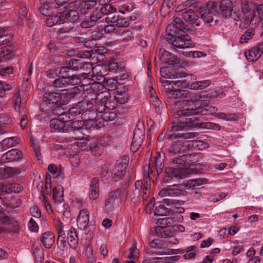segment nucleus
I'll return each instance as SVG.
<instances>
[{
  "label": "nucleus",
  "mask_w": 263,
  "mask_h": 263,
  "mask_svg": "<svg viewBox=\"0 0 263 263\" xmlns=\"http://www.w3.org/2000/svg\"><path fill=\"white\" fill-rule=\"evenodd\" d=\"M166 105L174 110L179 117L173 122L171 131L173 132L185 131L184 133L174 134L171 136L179 139H190L196 137L198 134L186 132L191 127L199 125L197 118L192 116L199 114L215 113L217 109L215 107L205 106L204 101L192 91L168 88Z\"/></svg>",
  "instance_id": "f257e3e1"
},
{
  "label": "nucleus",
  "mask_w": 263,
  "mask_h": 263,
  "mask_svg": "<svg viewBox=\"0 0 263 263\" xmlns=\"http://www.w3.org/2000/svg\"><path fill=\"white\" fill-rule=\"evenodd\" d=\"M78 88L73 87L72 90L64 89L59 92H47L44 95L43 101L40 105L41 114L39 115L41 119L46 118L50 114H54V110L59 102L65 103L68 100L74 98L78 94Z\"/></svg>",
  "instance_id": "f03ea898"
},
{
  "label": "nucleus",
  "mask_w": 263,
  "mask_h": 263,
  "mask_svg": "<svg viewBox=\"0 0 263 263\" xmlns=\"http://www.w3.org/2000/svg\"><path fill=\"white\" fill-rule=\"evenodd\" d=\"M196 79V76L194 75L187 76L185 79L183 80H177V81H169L164 80L162 82L163 85L166 86L167 85H171L172 87L173 86H182L190 87L191 89H202L206 88L209 85L210 82L209 81H195L191 82V80H194Z\"/></svg>",
  "instance_id": "7ed1b4c3"
},
{
  "label": "nucleus",
  "mask_w": 263,
  "mask_h": 263,
  "mask_svg": "<svg viewBox=\"0 0 263 263\" xmlns=\"http://www.w3.org/2000/svg\"><path fill=\"white\" fill-rule=\"evenodd\" d=\"M206 8L210 11H215L227 17L231 14L233 4L231 0H221L220 2L210 0L206 3Z\"/></svg>",
  "instance_id": "20e7f679"
},
{
  "label": "nucleus",
  "mask_w": 263,
  "mask_h": 263,
  "mask_svg": "<svg viewBox=\"0 0 263 263\" xmlns=\"http://www.w3.org/2000/svg\"><path fill=\"white\" fill-rule=\"evenodd\" d=\"M77 106L82 115H84L85 116L87 115V120L91 121L95 120L92 123L93 125L98 127L101 126L102 120L100 118H97V112L93 110V104L91 102L87 100H83L79 102Z\"/></svg>",
  "instance_id": "39448f33"
},
{
  "label": "nucleus",
  "mask_w": 263,
  "mask_h": 263,
  "mask_svg": "<svg viewBox=\"0 0 263 263\" xmlns=\"http://www.w3.org/2000/svg\"><path fill=\"white\" fill-rule=\"evenodd\" d=\"M165 39L168 43L178 48L185 49L192 46V43L190 40L182 36H174L172 33L166 34Z\"/></svg>",
  "instance_id": "423d86ee"
},
{
  "label": "nucleus",
  "mask_w": 263,
  "mask_h": 263,
  "mask_svg": "<svg viewBox=\"0 0 263 263\" xmlns=\"http://www.w3.org/2000/svg\"><path fill=\"white\" fill-rule=\"evenodd\" d=\"M129 158L125 156L121 160L117 161L115 167H114L112 175V178L115 181H118L121 179L125 174L126 169L128 166Z\"/></svg>",
  "instance_id": "0eeeda50"
},
{
  "label": "nucleus",
  "mask_w": 263,
  "mask_h": 263,
  "mask_svg": "<svg viewBox=\"0 0 263 263\" xmlns=\"http://www.w3.org/2000/svg\"><path fill=\"white\" fill-rule=\"evenodd\" d=\"M120 193L119 189H116L108 194L105 203V208L107 212H112L119 205L121 201Z\"/></svg>",
  "instance_id": "6e6552de"
},
{
  "label": "nucleus",
  "mask_w": 263,
  "mask_h": 263,
  "mask_svg": "<svg viewBox=\"0 0 263 263\" xmlns=\"http://www.w3.org/2000/svg\"><path fill=\"white\" fill-rule=\"evenodd\" d=\"M164 155L163 153L158 152L156 156L151 158L149 160V165L144 168V176L149 177V166L155 165L157 173H161L163 168V162Z\"/></svg>",
  "instance_id": "1a4fd4ad"
},
{
  "label": "nucleus",
  "mask_w": 263,
  "mask_h": 263,
  "mask_svg": "<svg viewBox=\"0 0 263 263\" xmlns=\"http://www.w3.org/2000/svg\"><path fill=\"white\" fill-rule=\"evenodd\" d=\"M246 25L249 26L251 23L254 24L256 7L252 3H245L242 8Z\"/></svg>",
  "instance_id": "9d476101"
},
{
  "label": "nucleus",
  "mask_w": 263,
  "mask_h": 263,
  "mask_svg": "<svg viewBox=\"0 0 263 263\" xmlns=\"http://www.w3.org/2000/svg\"><path fill=\"white\" fill-rule=\"evenodd\" d=\"M67 115L61 114L58 119H52L50 120V125L52 129L55 131L62 133H67Z\"/></svg>",
  "instance_id": "9b49d317"
},
{
  "label": "nucleus",
  "mask_w": 263,
  "mask_h": 263,
  "mask_svg": "<svg viewBox=\"0 0 263 263\" xmlns=\"http://www.w3.org/2000/svg\"><path fill=\"white\" fill-rule=\"evenodd\" d=\"M55 228L58 234L57 244L59 248L63 250L67 245L66 236L64 230V224L60 220L54 222Z\"/></svg>",
  "instance_id": "f8f14e48"
},
{
  "label": "nucleus",
  "mask_w": 263,
  "mask_h": 263,
  "mask_svg": "<svg viewBox=\"0 0 263 263\" xmlns=\"http://www.w3.org/2000/svg\"><path fill=\"white\" fill-rule=\"evenodd\" d=\"M5 28H0V57H5L11 53L6 47H1L2 45L7 44L12 39V35L10 34H5Z\"/></svg>",
  "instance_id": "ddd939ff"
},
{
  "label": "nucleus",
  "mask_w": 263,
  "mask_h": 263,
  "mask_svg": "<svg viewBox=\"0 0 263 263\" xmlns=\"http://www.w3.org/2000/svg\"><path fill=\"white\" fill-rule=\"evenodd\" d=\"M263 53V42L255 47L246 51L245 55L247 59L251 62L256 61Z\"/></svg>",
  "instance_id": "4468645a"
},
{
  "label": "nucleus",
  "mask_w": 263,
  "mask_h": 263,
  "mask_svg": "<svg viewBox=\"0 0 263 263\" xmlns=\"http://www.w3.org/2000/svg\"><path fill=\"white\" fill-rule=\"evenodd\" d=\"M159 54L161 61L164 63L173 65L179 63V59L177 57L164 49H160Z\"/></svg>",
  "instance_id": "2eb2a0df"
},
{
  "label": "nucleus",
  "mask_w": 263,
  "mask_h": 263,
  "mask_svg": "<svg viewBox=\"0 0 263 263\" xmlns=\"http://www.w3.org/2000/svg\"><path fill=\"white\" fill-rule=\"evenodd\" d=\"M181 16L183 20L190 25H195L196 26L200 25L199 17L192 9L184 11Z\"/></svg>",
  "instance_id": "dca6fc26"
},
{
  "label": "nucleus",
  "mask_w": 263,
  "mask_h": 263,
  "mask_svg": "<svg viewBox=\"0 0 263 263\" xmlns=\"http://www.w3.org/2000/svg\"><path fill=\"white\" fill-rule=\"evenodd\" d=\"M22 152L17 149H12L3 154L1 158V161L4 163L18 160L22 158Z\"/></svg>",
  "instance_id": "f3484780"
},
{
  "label": "nucleus",
  "mask_w": 263,
  "mask_h": 263,
  "mask_svg": "<svg viewBox=\"0 0 263 263\" xmlns=\"http://www.w3.org/2000/svg\"><path fill=\"white\" fill-rule=\"evenodd\" d=\"M99 180L97 178H93L90 183L88 198L91 200H96L99 198Z\"/></svg>",
  "instance_id": "a211bd4d"
},
{
  "label": "nucleus",
  "mask_w": 263,
  "mask_h": 263,
  "mask_svg": "<svg viewBox=\"0 0 263 263\" xmlns=\"http://www.w3.org/2000/svg\"><path fill=\"white\" fill-rule=\"evenodd\" d=\"M83 123L81 121L74 120V118L71 119H67V133L73 132V133H82L84 129Z\"/></svg>",
  "instance_id": "6ab92c4d"
},
{
  "label": "nucleus",
  "mask_w": 263,
  "mask_h": 263,
  "mask_svg": "<svg viewBox=\"0 0 263 263\" xmlns=\"http://www.w3.org/2000/svg\"><path fill=\"white\" fill-rule=\"evenodd\" d=\"M77 222L78 227L81 230H85L87 228L89 222V217L87 210H82L80 212Z\"/></svg>",
  "instance_id": "aec40b11"
},
{
  "label": "nucleus",
  "mask_w": 263,
  "mask_h": 263,
  "mask_svg": "<svg viewBox=\"0 0 263 263\" xmlns=\"http://www.w3.org/2000/svg\"><path fill=\"white\" fill-rule=\"evenodd\" d=\"M60 15L62 22L65 21L73 23L78 21L79 18V13L76 10L69 9L66 10Z\"/></svg>",
  "instance_id": "412c9836"
},
{
  "label": "nucleus",
  "mask_w": 263,
  "mask_h": 263,
  "mask_svg": "<svg viewBox=\"0 0 263 263\" xmlns=\"http://www.w3.org/2000/svg\"><path fill=\"white\" fill-rule=\"evenodd\" d=\"M144 138V135L142 131L139 128H136L133 133V138L131 145L132 148L133 149H138L142 145Z\"/></svg>",
  "instance_id": "4be33fe9"
},
{
  "label": "nucleus",
  "mask_w": 263,
  "mask_h": 263,
  "mask_svg": "<svg viewBox=\"0 0 263 263\" xmlns=\"http://www.w3.org/2000/svg\"><path fill=\"white\" fill-rule=\"evenodd\" d=\"M176 259L175 256L146 258L142 263H174Z\"/></svg>",
  "instance_id": "5701e85b"
},
{
  "label": "nucleus",
  "mask_w": 263,
  "mask_h": 263,
  "mask_svg": "<svg viewBox=\"0 0 263 263\" xmlns=\"http://www.w3.org/2000/svg\"><path fill=\"white\" fill-rule=\"evenodd\" d=\"M165 173L171 179H182L186 176L185 170L183 168L167 167L165 169Z\"/></svg>",
  "instance_id": "b1692460"
},
{
  "label": "nucleus",
  "mask_w": 263,
  "mask_h": 263,
  "mask_svg": "<svg viewBox=\"0 0 263 263\" xmlns=\"http://www.w3.org/2000/svg\"><path fill=\"white\" fill-rule=\"evenodd\" d=\"M20 140L17 137L5 138L0 142V151H4L16 145L19 143Z\"/></svg>",
  "instance_id": "393cba45"
},
{
  "label": "nucleus",
  "mask_w": 263,
  "mask_h": 263,
  "mask_svg": "<svg viewBox=\"0 0 263 263\" xmlns=\"http://www.w3.org/2000/svg\"><path fill=\"white\" fill-rule=\"evenodd\" d=\"M103 14L101 9H95L90 16V21L83 22L81 25L83 27H90L95 24V23L103 16Z\"/></svg>",
  "instance_id": "a878e982"
},
{
  "label": "nucleus",
  "mask_w": 263,
  "mask_h": 263,
  "mask_svg": "<svg viewBox=\"0 0 263 263\" xmlns=\"http://www.w3.org/2000/svg\"><path fill=\"white\" fill-rule=\"evenodd\" d=\"M67 244L72 248H76L78 243V237L76 232V229L73 227L68 231L67 236L66 237Z\"/></svg>",
  "instance_id": "bb28decb"
},
{
  "label": "nucleus",
  "mask_w": 263,
  "mask_h": 263,
  "mask_svg": "<svg viewBox=\"0 0 263 263\" xmlns=\"http://www.w3.org/2000/svg\"><path fill=\"white\" fill-rule=\"evenodd\" d=\"M156 235L160 237L167 238L172 236L173 232L170 227L157 226L155 228Z\"/></svg>",
  "instance_id": "cd10ccee"
},
{
  "label": "nucleus",
  "mask_w": 263,
  "mask_h": 263,
  "mask_svg": "<svg viewBox=\"0 0 263 263\" xmlns=\"http://www.w3.org/2000/svg\"><path fill=\"white\" fill-rule=\"evenodd\" d=\"M41 240L45 248L50 249L54 241V235L50 231L46 232L42 234Z\"/></svg>",
  "instance_id": "c85d7f7f"
},
{
  "label": "nucleus",
  "mask_w": 263,
  "mask_h": 263,
  "mask_svg": "<svg viewBox=\"0 0 263 263\" xmlns=\"http://www.w3.org/2000/svg\"><path fill=\"white\" fill-rule=\"evenodd\" d=\"M184 27L185 25L182 20L179 17H176L174 20L172 24L169 25L167 27L166 30H170L171 32L176 33L177 32V29L182 30L184 28Z\"/></svg>",
  "instance_id": "c756f323"
},
{
  "label": "nucleus",
  "mask_w": 263,
  "mask_h": 263,
  "mask_svg": "<svg viewBox=\"0 0 263 263\" xmlns=\"http://www.w3.org/2000/svg\"><path fill=\"white\" fill-rule=\"evenodd\" d=\"M181 193V191L175 187L171 186L162 189L159 193V195L161 197L165 196H177Z\"/></svg>",
  "instance_id": "7c9ffc66"
},
{
  "label": "nucleus",
  "mask_w": 263,
  "mask_h": 263,
  "mask_svg": "<svg viewBox=\"0 0 263 263\" xmlns=\"http://www.w3.org/2000/svg\"><path fill=\"white\" fill-rule=\"evenodd\" d=\"M97 5V0H83L80 6L81 13L85 14Z\"/></svg>",
  "instance_id": "2f4dec72"
},
{
  "label": "nucleus",
  "mask_w": 263,
  "mask_h": 263,
  "mask_svg": "<svg viewBox=\"0 0 263 263\" xmlns=\"http://www.w3.org/2000/svg\"><path fill=\"white\" fill-rule=\"evenodd\" d=\"M99 3L102 6L100 9L104 15H111L112 13L116 11V8L111 4L107 3L103 4L101 0H99Z\"/></svg>",
  "instance_id": "473e14b6"
},
{
  "label": "nucleus",
  "mask_w": 263,
  "mask_h": 263,
  "mask_svg": "<svg viewBox=\"0 0 263 263\" xmlns=\"http://www.w3.org/2000/svg\"><path fill=\"white\" fill-rule=\"evenodd\" d=\"M106 66L103 65H96L93 66L92 69V76H96L98 77L103 78L104 76L106 74Z\"/></svg>",
  "instance_id": "72a5a7b5"
},
{
  "label": "nucleus",
  "mask_w": 263,
  "mask_h": 263,
  "mask_svg": "<svg viewBox=\"0 0 263 263\" xmlns=\"http://www.w3.org/2000/svg\"><path fill=\"white\" fill-rule=\"evenodd\" d=\"M1 171V173L6 177H11L20 173V170L16 167L3 168Z\"/></svg>",
  "instance_id": "f704fd0d"
},
{
  "label": "nucleus",
  "mask_w": 263,
  "mask_h": 263,
  "mask_svg": "<svg viewBox=\"0 0 263 263\" xmlns=\"http://www.w3.org/2000/svg\"><path fill=\"white\" fill-rule=\"evenodd\" d=\"M53 199L56 202L61 203L63 201V189L62 187L53 189Z\"/></svg>",
  "instance_id": "c9c22d12"
},
{
  "label": "nucleus",
  "mask_w": 263,
  "mask_h": 263,
  "mask_svg": "<svg viewBox=\"0 0 263 263\" xmlns=\"http://www.w3.org/2000/svg\"><path fill=\"white\" fill-rule=\"evenodd\" d=\"M60 16V14L55 15H50L49 16H47L45 22L46 25L49 27H52L58 23L61 24L62 21Z\"/></svg>",
  "instance_id": "e433bc0d"
},
{
  "label": "nucleus",
  "mask_w": 263,
  "mask_h": 263,
  "mask_svg": "<svg viewBox=\"0 0 263 263\" xmlns=\"http://www.w3.org/2000/svg\"><path fill=\"white\" fill-rule=\"evenodd\" d=\"M135 189L133 191V196L132 197V199L134 200L135 202L139 198L142 188V182L141 181L138 180L135 182Z\"/></svg>",
  "instance_id": "4c0bfd02"
},
{
  "label": "nucleus",
  "mask_w": 263,
  "mask_h": 263,
  "mask_svg": "<svg viewBox=\"0 0 263 263\" xmlns=\"http://www.w3.org/2000/svg\"><path fill=\"white\" fill-rule=\"evenodd\" d=\"M27 14V8L25 6H21L18 12V25L21 26L26 21V17Z\"/></svg>",
  "instance_id": "58836bf2"
},
{
  "label": "nucleus",
  "mask_w": 263,
  "mask_h": 263,
  "mask_svg": "<svg viewBox=\"0 0 263 263\" xmlns=\"http://www.w3.org/2000/svg\"><path fill=\"white\" fill-rule=\"evenodd\" d=\"M116 101L120 104H124L129 100V96L126 92L118 91L115 97Z\"/></svg>",
  "instance_id": "ea45409f"
},
{
  "label": "nucleus",
  "mask_w": 263,
  "mask_h": 263,
  "mask_svg": "<svg viewBox=\"0 0 263 263\" xmlns=\"http://www.w3.org/2000/svg\"><path fill=\"white\" fill-rule=\"evenodd\" d=\"M215 117L228 121H233L237 119V117L234 114H226L223 112L216 113L215 114Z\"/></svg>",
  "instance_id": "a19ab883"
},
{
  "label": "nucleus",
  "mask_w": 263,
  "mask_h": 263,
  "mask_svg": "<svg viewBox=\"0 0 263 263\" xmlns=\"http://www.w3.org/2000/svg\"><path fill=\"white\" fill-rule=\"evenodd\" d=\"M254 24L260 23L263 18V4L256 6Z\"/></svg>",
  "instance_id": "79ce46f5"
},
{
  "label": "nucleus",
  "mask_w": 263,
  "mask_h": 263,
  "mask_svg": "<svg viewBox=\"0 0 263 263\" xmlns=\"http://www.w3.org/2000/svg\"><path fill=\"white\" fill-rule=\"evenodd\" d=\"M138 251L137 249V243L134 242L133 246L126 252V256L128 258H133L135 259L138 257Z\"/></svg>",
  "instance_id": "37998d69"
},
{
  "label": "nucleus",
  "mask_w": 263,
  "mask_h": 263,
  "mask_svg": "<svg viewBox=\"0 0 263 263\" xmlns=\"http://www.w3.org/2000/svg\"><path fill=\"white\" fill-rule=\"evenodd\" d=\"M61 23H62L63 25L58 29L57 33L59 35L68 32L73 28L71 25L68 24V23L65 21H62Z\"/></svg>",
  "instance_id": "c03bdc74"
},
{
  "label": "nucleus",
  "mask_w": 263,
  "mask_h": 263,
  "mask_svg": "<svg viewBox=\"0 0 263 263\" xmlns=\"http://www.w3.org/2000/svg\"><path fill=\"white\" fill-rule=\"evenodd\" d=\"M67 80L66 79V77L64 76H62V77H60L54 81V86L57 88H61L67 86Z\"/></svg>",
  "instance_id": "a18cd8bd"
},
{
  "label": "nucleus",
  "mask_w": 263,
  "mask_h": 263,
  "mask_svg": "<svg viewBox=\"0 0 263 263\" xmlns=\"http://www.w3.org/2000/svg\"><path fill=\"white\" fill-rule=\"evenodd\" d=\"M82 61L80 59H71L69 62L70 69L78 70L81 69Z\"/></svg>",
  "instance_id": "49530a36"
},
{
  "label": "nucleus",
  "mask_w": 263,
  "mask_h": 263,
  "mask_svg": "<svg viewBox=\"0 0 263 263\" xmlns=\"http://www.w3.org/2000/svg\"><path fill=\"white\" fill-rule=\"evenodd\" d=\"M67 80V86H77L80 84L81 80L79 77L76 75L71 77H66Z\"/></svg>",
  "instance_id": "de8ad7c7"
},
{
  "label": "nucleus",
  "mask_w": 263,
  "mask_h": 263,
  "mask_svg": "<svg viewBox=\"0 0 263 263\" xmlns=\"http://www.w3.org/2000/svg\"><path fill=\"white\" fill-rule=\"evenodd\" d=\"M196 252L197 251L195 246H190L186 250L183 257L186 259H192L195 256Z\"/></svg>",
  "instance_id": "09e8293b"
},
{
  "label": "nucleus",
  "mask_w": 263,
  "mask_h": 263,
  "mask_svg": "<svg viewBox=\"0 0 263 263\" xmlns=\"http://www.w3.org/2000/svg\"><path fill=\"white\" fill-rule=\"evenodd\" d=\"M209 11L208 12H205L204 13L201 14V18L203 21L204 22L205 24L209 25L211 22H213V17L212 15V13L215 12L213 11H210L208 9Z\"/></svg>",
  "instance_id": "8fccbe9b"
},
{
  "label": "nucleus",
  "mask_w": 263,
  "mask_h": 263,
  "mask_svg": "<svg viewBox=\"0 0 263 263\" xmlns=\"http://www.w3.org/2000/svg\"><path fill=\"white\" fill-rule=\"evenodd\" d=\"M42 14L48 16L51 14V7L49 3L43 4L40 8Z\"/></svg>",
  "instance_id": "3c124183"
},
{
  "label": "nucleus",
  "mask_w": 263,
  "mask_h": 263,
  "mask_svg": "<svg viewBox=\"0 0 263 263\" xmlns=\"http://www.w3.org/2000/svg\"><path fill=\"white\" fill-rule=\"evenodd\" d=\"M104 86L109 90H114L117 87V82L112 78L107 79L104 82Z\"/></svg>",
  "instance_id": "603ef678"
},
{
  "label": "nucleus",
  "mask_w": 263,
  "mask_h": 263,
  "mask_svg": "<svg viewBox=\"0 0 263 263\" xmlns=\"http://www.w3.org/2000/svg\"><path fill=\"white\" fill-rule=\"evenodd\" d=\"M81 114V111H80L79 108L77 107H72L70 108L68 112H65L62 114L63 115H67V119L68 120L71 119V118H73V117L80 115Z\"/></svg>",
  "instance_id": "864d4df0"
},
{
  "label": "nucleus",
  "mask_w": 263,
  "mask_h": 263,
  "mask_svg": "<svg viewBox=\"0 0 263 263\" xmlns=\"http://www.w3.org/2000/svg\"><path fill=\"white\" fill-rule=\"evenodd\" d=\"M12 88V87L10 84L2 82L0 81V97H2L6 91L10 90Z\"/></svg>",
  "instance_id": "5fc2aeb1"
},
{
  "label": "nucleus",
  "mask_w": 263,
  "mask_h": 263,
  "mask_svg": "<svg viewBox=\"0 0 263 263\" xmlns=\"http://www.w3.org/2000/svg\"><path fill=\"white\" fill-rule=\"evenodd\" d=\"M167 213V209L164 205L161 204L157 206L154 211L155 215L163 216Z\"/></svg>",
  "instance_id": "6e6d98bb"
},
{
  "label": "nucleus",
  "mask_w": 263,
  "mask_h": 263,
  "mask_svg": "<svg viewBox=\"0 0 263 263\" xmlns=\"http://www.w3.org/2000/svg\"><path fill=\"white\" fill-rule=\"evenodd\" d=\"M193 5L192 1H189L188 0L185 2L184 3L178 6L176 8V12H181L184 11L190 6Z\"/></svg>",
  "instance_id": "4d7b16f0"
},
{
  "label": "nucleus",
  "mask_w": 263,
  "mask_h": 263,
  "mask_svg": "<svg viewBox=\"0 0 263 263\" xmlns=\"http://www.w3.org/2000/svg\"><path fill=\"white\" fill-rule=\"evenodd\" d=\"M167 7L163 6V3L161 5V8L160 9V13L161 15L165 16L167 14L170 13V9L174 4L168 2H166Z\"/></svg>",
  "instance_id": "13d9d810"
},
{
  "label": "nucleus",
  "mask_w": 263,
  "mask_h": 263,
  "mask_svg": "<svg viewBox=\"0 0 263 263\" xmlns=\"http://www.w3.org/2000/svg\"><path fill=\"white\" fill-rule=\"evenodd\" d=\"M90 148L93 153H95V155H100V152H98L99 147L97 145L98 141L95 138H93L91 141H90Z\"/></svg>",
  "instance_id": "bf43d9fd"
},
{
  "label": "nucleus",
  "mask_w": 263,
  "mask_h": 263,
  "mask_svg": "<svg viewBox=\"0 0 263 263\" xmlns=\"http://www.w3.org/2000/svg\"><path fill=\"white\" fill-rule=\"evenodd\" d=\"M9 190L11 192L19 193L23 190V187L20 184L14 183L9 185Z\"/></svg>",
  "instance_id": "052dcab7"
},
{
  "label": "nucleus",
  "mask_w": 263,
  "mask_h": 263,
  "mask_svg": "<svg viewBox=\"0 0 263 263\" xmlns=\"http://www.w3.org/2000/svg\"><path fill=\"white\" fill-rule=\"evenodd\" d=\"M185 55L190 57H193L194 58H199L200 57L206 56V54H204L202 52L195 51L186 52Z\"/></svg>",
  "instance_id": "680f3d73"
},
{
  "label": "nucleus",
  "mask_w": 263,
  "mask_h": 263,
  "mask_svg": "<svg viewBox=\"0 0 263 263\" xmlns=\"http://www.w3.org/2000/svg\"><path fill=\"white\" fill-rule=\"evenodd\" d=\"M93 66H92V64L90 62H83L81 65V69H83V70L86 71L87 73H90L91 71H92Z\"/></svg>",
  "instance_id": "e2e57ef3"
},
{
  "label": "nucleus",
  "mask_w": 263,
  "mask_h": 263,
  "mask_svg": "<svg viewBox=\"0 0 263 263\" xmlns=\"http://www.w3.org/2000/svg\"><path fill=\"white\" fill-rule=\"evenodd\" d=\"M116 117V114L111 111L105 112L102 115V119L105 120H114Z\"/></svg>",
  "instance_id": "0e129e2a"
},
{
  "label": "nucleus",
  "mask_w": 263,
  "mask_h": 263,
  "mask_svg": "<svg viewBox=\"0 0 263 263\" xmlns=\"http://www.w3.org/2000/svg\"><path fill=\"white\" fill-rule=\"evenodd\" d=\"M13 71L12 67L9 66L3 68L0 70V74L3 76H9Z\"/></svg>",
  "instance_id": "69168bd1"
},
{
  "label": "nucleus",
  "mask_w": 263,
  "mask_h": 263,
  "mask_svg": "<svg viewBox=\"0 0 263 263\" xmlns=\"http://www.w3.org/2000/svg\"><path fill=\"white\" fill-rule=\"evenodd\" d=\"M107 65L109 71H116L119 68L118 63L115 61H109Z\"/></svg>",
  "instance_id": "338daca9"
},
{
  "label": "nucleus",
  "mask_w": 263,
  "mask_h": 263,
  "mask_svg": "<svg viewBox=\"0 0 263 263\" xmlns=\"http://www.w3.org/2000/svg\"><path fill=\"white\" fill-rule=\"evenodd\" d=\"M30 212L32 216L39 218L41 216V212L39 208L36 206H33L30 209Z\"/></svg>",
  "instance_id": "774afa93"
}]
</instances>
